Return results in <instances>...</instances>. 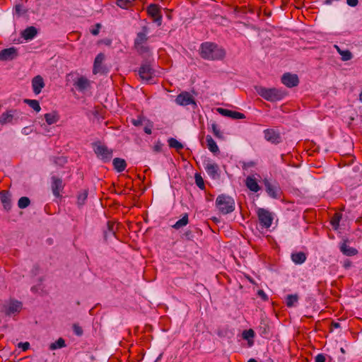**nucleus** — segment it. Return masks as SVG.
I'll use <instances>...</instances> for the list:
<instances>
[{"instance_id": "48", "label": "nucleus", "mask_w": 362, "mask_h": 362, "mask_svg": "<svg viewBox=\"0 0 362 362\" xmlns=\"http://www.w3.org/2000/svg\"><path fill=\"white\" fill-rule=\"evenodd\" d=\"M18 347L22 349V350L23 351H25L28 349H29V348H30V343L28 342V341H26V342H20L18 344Z\"/></svg>"}, {"instance_id": "29", "label": "nucleus", "mask_w": 362, "mask_h": 362, "mask_svg": "<svg viewBox=\"0 0 362 362\" xmlns=\"http://www.w3.org/2000/svg\"><path fill=\"white\" fill-rule=\"evenodd\" d=\"M291 259L298 264H303L306 260V255L303 252H298L291 255Z\"/></svg>"}, {"instance_id": "55", "label": "nucleus", "mask_w": 362, "mask_h": 362, "mask_svg": "<svg viewBox=\"0 0 362 362\" xmlns=\"http://www.w3.org/2000/svg\"><path fill=\"white\" fill-rule=\"evenodd\" d=\"M153 127V124L151 123H149L148 126H146L144 129V132L147 134H151V128Z\"/></svg>"}, {"instance_id": "31", "label": "nucleus", "mask_w": 362, "mask_h": 362, "mask_svg": "<svg viewBox=\"0 0 362 362\" xmlns=\"http://www.w3.org/2000/svg\"><path fill=\"white\" fill-rule=\"evenodd\" d=\"M259 331L261 336L264 337H267L269 333V327L267 323L264 321H261L260 325L259 326Z\"/></svg>"}, {"instance_id": "50", "label": "nucleus", "mask_w": 362, "mask_h": 362, "mask_svg": "<svg viewBox=\"0 0 362 362\" xmlns=\"http://www.w3.org/2000/svg\"><path fill=\"white\" fill-rule=\"evenodd\" d=\"M315 362H326L325 356L322 354H317L315 358Z\"/></svg>"}, {"instance_id": "24", "label": "nucleus", "mask_w": 362, "mask_h": 362, "mask_svg": "<svg viewBox=\"0 0 362 362\" xmlns=\"http://www.w3.org/2000/svg\"><path fill=\"white\" fill-rule=\"evenodd\" d=\"M114 168L118 173L124 171L127 167L126 161L120 158H115L112 160Z\"/></svg>"}, {"instance_id": "41", "label": "nucleus", "mask_w": 362, "mask_h": 362, "mask_svg": "<svg viewBox=\"0 0 362 362\" xmlns=\"http://www.w3.org/2000/svg\"><path fill=\"white\" fill-rule=\"evenodd\" d=\"M341 218V215L335 214L331 220V224L334 230H337L339 226V221Z\"/></svg>"}, {"instance_id": "35", "label": "nucleus", "mask_w": 362, "mask_h": 362, "mask_svg": "<svg viewBox=\"0 0 362 362\" xmlns=\"http://www.w3.org/2000/svg\"><path fill=\"white\" fill-rule=\"evenodd\" d=\"M66 346L65 340L62 338H59L54 343L50 344L49 349L55 350L57 349H61Z\"/></svg>"}, {"instance_id": "36", "label": "nucleus", "mask_w": 362, "mask_h": 362, "mask_svg": "<svg viewBox=\"0 0 362 362\" xmlns=\"http://www.w3.org/2000/svg\"><path fill=\"white\" fill-rule=\"evenodd\" d=\"M24 103L28 104L31 108H33L35 111L37 112H40L41 110L40 103L36 100L25 99Z\"/></svg>"}, {"instance_id": "3", "label": "nucleus", "mask_w": 362, "mask_h": 362, "mask_svg": "<svg viewBox=\"0 0 362 362\" xmlns=\"http://www.w3.org/2000/svg\"><path fill=\"white\" fill-rule=\"evenodd\" d=\"M216 205L223 214H230L235 210V200L233 198L223 194L218 196Z\"/></svg>"}, {"instance_id": "42", "label": "nucleus", "mask_w": 362, "mask_h": 362, "mask_svg": "<svg viewBox=\"0 0 362 362\" xmlns=\"http://www.w3.org/2000/svg\"><path fill=\"white\" fill-rule=\"evenodd\" d=\"M194 179L197 187L201 189H204L205 188V185L202 175L199 173H195Z\"/></svg>"}, {"instance_id": "38", "label": "nucleus", "mask_w": 362, "mask_h": 362, "mask_svg": "<svg viewBox=\"0 0 362 362\" xmlns=\"http://www.w3.org/2000/svg\"><path fill=\"white\" fill-rule=\"evenodd\" d=\"M50 160L53 162L54 164L59 165V166H64L65 163H66L67 160L64 156H59V157H51Z\"/></svg>"}, {"instance_id": "23", "label": "nucleus", "mask_w": 362, "mask_h": 362, "mask_svg": "<svg viewBox=\"0 0 362 362\" xmlns=\"http://www.w3.org/2000/svg\"><path fill=\"white\" fill-rule=\"evenodd\" d=\"M105 59V55L103 53L98 54L94 60L93 73L97 74L101 72V64Z\"/></svg>"}, {"instance_id": "52", "label": "nucleus", "mask_w": 362, "mask_h": 362, "mask_svg": "<svg viewBox=\"0 0 362 362\" xmlns=\"http://www.w3.org/2000/svg\"><path fill=\"white\" fill-rule=\"evenodd\" d=\"M183 236L187 239V240H192L193 238V234H192V232L190 231V230H187L186 232H185L183 233Z\"/></svg>"}, {"instance_id": "16", "label": "nucleus", "mask_w": 362, "mask_h": 362, "mask_svg": "<svg viewBox=\"0 0 362 362\" xmlns=\"http://www.w3.org/2000/svg\"><path fill=\"white\" fill-rule=\"evenodd\" d=\"M32 87L35 94L37 95L41 93L42 89L45 87V82L41 76L37 75L32 79Z\"/></svg>"}, {"instance_id": "11", "label": "nucleus", "mask_w": 362, "mask_h": 362, "mask_svg": "<svg viewBox=\"0 0 362 362\" xmlns=\"http://www.w3.org/2000/svg\"><path fill=\"white\" fill-rule=\"evenodd\" d=\"M18 56V49L14 47L4 49L0 52L1 61H10L16 59Z\"/></svg>"}, {"instance_id": "6", "label": "nucleus", "mask_w": 362, "mask_h": 362, "mask_svg": "<svg viewBox=\"0 0 362 362\" xmlns=\"http://www.w3.org/2000/svg\"><path fill=\"white\" fill-rule=\"evenodd\" d=\"M138 74L141 80L148 83H154L155 71L150 64L145 63L141 64L139 69Z\"/></svg>"}, {"instance_id": "30", "label": "nucleus", "mask_w": 362, "mask_h": 362, "mask_svg": "<svg viewBox=\"0 0 362 362\" xmlns=\"http://www.w3.org/2000/svg\"><path fill=\"white\" fill-rule=\"evenodd\" d=\"M206 141L207 143V146L209 150L213 153H216L219 151L218 147L216 145L215 141L212 139L210 135H207L206 137Z\"/></svg>"}, {"instance_id": "19", "label": "nucleus", "mask_w": 362, "mask_h": 362, "mask_svg": "<svg viewBox=\"0 0 362 362\" xmlns=\"http://www.w3.org/2000/svg\"><path fill=\"white\" fill-rule=\"evenodd\" d=\"M37 34V30L34 26H30L25 28L21 33V36L26 40L33 39Z\"/></svg>"}, {"instance_id": "44", "label": "nucleus", "mask_w": 362, "mask_h": 362, "mask_svg": "<svg viewBox=\"0 0 362 362\" xmlns=\"http://www.w3.org/2000/svg\"><path fill=\"white\" fill-rule=\"evenodd\" d=\"M211 129H212L213 134H214V136L216 137H217L218 139H223V134L221 132L217 124L213 123L211 124Z\"/></svg>"}, {"instance_id": "64", "label": "nucleus", "mask_w": 362, "mask_h": 362, "mask_svg": "<svg viewBox=\"0 0 362 362\" xmlns=\"http://www.w3.org/2000/svg\"><path fill=\"white\" fill-rule=\"evenodd\" d=\"M269 361L270 362H273V361H272L271 358H269Z\"/></svg>"}, {"instance_id": "10", "label": "nucleus", "mask_w": 362, "mask_h": 362, "mask_svg": "<svg viewBox=\"0 0 362 362\" xmlns=\"http://www.w3.org/2000/svg\"><path fill=\"white\" fill-rule=\"evenodd\" d=\"M52 184V191L54 197H60V192L64 189V185L63 184V181L61 178L57 177L56 176H52L51 177Z\"/></svg>"}, {"instance_id": "57", "label": "nucleus", "mask_w": 362, "mask_h": 362, "mask_svg": "<svg viewBox=\"0 0 362 362\" xmlns=\"http://www.w3.org/2000/svg\"><path fill=\"white\" fill-rule=\"evenodd\" d=\"M162 148V144L160 142H158L157 144H156L153 147V149L156 152H160Z\"/></svg>"}, {"instance_id": "40", "label": "nucleus", "mask_w": 362, "mask_h": 362, "mask_svg": "<svg viewBox=\"0 0 362 362\" xmlns=\"http://www.w3.org/2000/svg\"><path fill=\"white\" fill-rule=\"evenodd\" d=\"M255 337V332L253 329H249L247 330H245L243 332V337L244 339H246L248 341V343L250 344H253V341H252L251 342L250 341V339H252L253 337Z\"/></svg>"}, {"instance_id": "32", "label": "nucleus", "mask_w": 362, "mask_h": 362, "mask_svg": "<svg viewBox=\"0 0 362 362\" xmlns=\"http://www.w3.org/2000/svg\"><path fill=\"white\" fill-rule=\"evenodd\" d=\"M168 143L170 148H175L177 151L184 148L183 144L174 138L168 139Z\"/></svg>"}, {"instance_id": "56", "label": "nucleus", "mask_w": 362, "mask_h": 362, "mask_svg": "<svg viewBox=\"0 0 362 362\" xmlns=\"http://www.w3.org/2000/svg\"><path fill=\"white\" fill-rule=\"evenodd\" d=\"M16 13L18 15L22 13V6L21 4H17L15 6Z\"/></svg>"}, {"instance_id": "21", "label": "nucleus", "mask_w": 362, "mask_h": 362, "mask_svg": "<svg viewBox=\"0 0 362 362\" xmlns=\"http://www.w3.org/2000/svg\"><path fill=\"white\" fill-rule=\"evenodd\" d=\"M74 85L78 90L83 91L88 88L90 83L89 81L86 78L81 76L76 81H75Z\"/></svg>"}, {"instance_id": "63", "label": "nucleus", "mask_w": 362, "mask_h": 362, "mask_svg": "<svg viewBox=\"0 0 362 362\" xmlns=\"http://www.w3.org/2000/svg\"><path fill=\"white\" fill-rule=\"evenodd\" d=\"M340 351H341V352L342 354H345V352H346L344 348H341V349H340Z\"/></svg>"}, {"instance_id": "61", "label": "nucleus", "mask_w": 362, "mask_h": 362, "mask_svg": "<svg viewBox=\"0 0 362 362\" xmlns=\"http://www.w3.org/2000/svg\"><path fill=\"white\" fill-rule=\"evenodd\" d=\"M247 362H257L255 358H250Z\"/></svg>"}, {"instance_id": "58", "label": "nucleus", "mask_w": 362, "mask_h": 362, "mask_svg": "<svg viewBox=\"0 0 362 362\" xmlns=\"http://www.w3.org/2000/svg\"><path fill=\"white\" fill-rule=\"evenodd\" d=\"M332 328H339L340 327V323L337 322H332L331 324Z\"/></svg>"}, {"instance_id": "4", "label": "nucleus", "mask_w": 362, "mask_h": 362, "mask_svg": "<svg viewBox=\"0 0 362 362\" xmlns=\"http://www.w3.org/2000/svg\"><path fill=\"white\" fill-rule=\"evenodd\" d=\"M94 152L97 157L101 159L104 163L109 162L112 158V150L107 148V146L102 144L100 141L93 144Z\"/></svg>"}, {"instance_id": "8", "label": "nucleus", "mask_w": 362, "mask_h": 362, "mask_svg": "<svg viewBox=\"0 0 362 362\" xmlns=\"http://www.w3.org/2000/svg\"><path fill=\"white\" fill-rule=\"evenodd\" d=\"M264 139L274 144H280L282 138L280 132L274 129H267L264 131Z\"/></svg>"}, {"instance_id": "34", "label": "nucleus", "mask_w": 362, "mask_h": 362, "mask_svg": "<svg viewBox=\"0 0 362 362\" xmlns=\"http://www.w3.org/2000/svg\"><path fill=\"white\" fill-rule=\"evenodd\" d=\"M188 214H185L184 215V216L180 219L179 221H177L173 226V227L175 228V229H180V228L183 227V226H185L187 223H188Z\"/></svg>"}, {"instance_id": "28", "label": "nucleus", "mask_w": 362, "mask_h": 362, "mask_svg": "<svg viewBox=\"0 0 362 362\" xmlns=\"http://www.w3.org/2000/svg\"><path fill=\"white\" fill-rule=\"evenodd\" d=\"M45 119L47 124L51 125L57 123L59 119V115L55 111L45 115Z\"/></svg>"}, {"instance_id": "2", "label": "nucleus", "mask_w": 362, "mask_h": 362, "mask_svg": "<svg viewBox=\"0 0 362 362\" xmlns=\"http://www.w3.org/2000/svg\"><path fill=\"white\" fill-rule=\"evenodd\" d=\"M257 93L264 99L270 102H276L282 100L286 93L276 88H267L262 86L255 88Z\"/></svg>"}, {"instance_id": "54", "label": "nucleus", "mask_w": 362, "mask_h": 362, "mask_svg": "<svg viewBox=\"0 0 362 362\" xmlns=\"http://www.w3.org/2000/svg\"><path fill=\"white\" fill-rule=\"evenodd\" d=\"M132 124L136 126V127H139V126H141L142 124V119L141 118H139L137 119H132Z\"/></svg>"}, {"instance_id": "43", "label": "nucleus", "mask_w": 362, "mask_h": 362, "mask_svg": "<svg viewBox=\"0 0 362 362\" xmlns=\"http://www.w3.org/2000/svg\"><path fill=\"white\" fill-rule=\"evenodd\" d=\"M335 47L337 48L339 54H341V59L343 61H348L352 58V54L350 51H349V50L341 51L337 46H335Z\"/></svg>"}, {"instance_id": "39", "label": "nucleus", "mask_w": 362, "mask_h": 362, "mask_svg": "<svg viewBox=\"0 0 362 362\" xmlns=\"http://www.w3.org/2000/svg\"><path fill=\"white\" fill-rule=\"evenodd\" d=\"M30 204V200L27 197H22L18 199V206L20 209H25L28 207Z\"/></svg>"}, {"instance_id": "46", "label": "nucleus", "mask_w": 362, "mask_h": 362, "mask_svg": "<svg viewBox=\"0 0 362 362\" xmlns=\"http://www.w3.org/2000/svg\"><path fill=\"white\" fill-rule=\"evenodd\" d=\"M73 331L77 336H81L83 333L82 327L77 324L73 325Z\"/></svg>"}, {"instance_id": "14", "label": "nucleus", "mask_w": 362, "mask_h": 362, "mask_svg": "<svg viewBox=\"0 0 362 362\" xmlns=\"http://www.w3.org/2000/svg\"><path fill=\"white\" fill-rule=\"evenodd\" d=\"M175 102L180 105L196 104L193 97L188 92H182L179 94L175 99Z\"/></svg>"}, {"instance_id": "53", "label": "nucleus", "mask_w": 362, "mask_h": 362, "mask_svg": "<svg viewBox=\"0 0 362 362\" xmlns=\"http://www.w3.org/2000/svg\"><path fill=\"white\" fill-rule=\"evenodd\" d=\"M346 3L349 6L354 7L358 5V0H346Z\"/></svg>"}, {"instance_id": "25", "label": "nucleus", "mask_w": 362, "mask_h": 362, "mask_svg": "<svg viewBox=\"0 0 362 362\" xmlns=\"http://www.w3.org/2000/svg\"><path fill=\"white\" fill-rule=\"evenodd\" d=\"M245 185L252 192H257L260 189L257 182L252 177L249 176L246 178Z\"/></svg>"}, {"instance_id": "60", "label": "nucleus", "mask_w": 362, "mask_h": 362, "mask_svg": "<svg viewBox=\"0 0 362 362\" xmlns=\"http://www.w3.org/2000/svg\"><path fill=\"white\" fill-rule=\"evenodd\" d=\"M332 0H325V3L326 4H332Z\"/></svg>"}, {"instance_id": "22", "label": "nucleus", "mask_w": 362, "mask_h": 362, "mask_svg": "<svg viewBox=\"0 0 362 362\" xmlns=\"http://www.w3.org/2000/svg\"><path fill=\"white\" fill-rule=\"evenodd\" d=\"M115 223L111 221H107L106 229L103 232V236L105 241L109 238L114 237L115 235V230L114 229Z\"/></svg>"}, {"instance_id": "7", "label": "nucleus", "mask_w": 362, "mask_h": 362, "mask_svg": "<svg viewBox=\"0 0 362 362\" xmlns=\"http://www.w3.org/2000/svg\"><path fill=\"white\" fill-rule=\"evenodd\" d=\"M257 214L261 226L265 228H268L272 226L273 216L270 211L263 208H259Z\"/></svg>"}, {"instance_id": "62", "label": "nucleus", "mask_w": 362, "mask_h": 362, "mask_svg": "<svg viewBox=\"0 0 362 362\" xmlns=\"http://www.w3.org/2000/svg\"><path fill=\"white\" fill-rule=\"evenodd\" d=\"M359 100L362 102V91L361 92L359 95Z\"/></svg>"}, {"instance_id": "15", "label": "nucleus", "mask_w": 362, "mask_h": 362, "mask_svg": "<svg viewBox=\"0 0 362 362\" xmlns=\"http://www.w3.org/2000/svg\"><path fill=\"white\" fill-rule=\"evenodd\" d=\"M217 111L218 113H220L221 115L230 117L232 119H245V115L243 113L230 110L228 109L224 108H218Z\"/></svg>"}, {"instance_id": "5", "label": "nucleus", "mask_w": 362, "mask_h": 362, "mask_svg": "<svg viewBox=\"0 0 362 362\" xmlns=\"http://www.w3.org/2000/svg\"><path fill=\"white\" fill-rule=\"evenodd\" d=\"M23 304L21 301L15 299H11L8 302L3 304L1 312L6 316H11L21 312Z\"/></svg>"}, {"instance_id": "26", "label": "nucleus", "mask_w": 362, "mask_h": 362, "mask_svg": "<svg viewBox=\"0 0 362 362\" xmlns=\"http://www.w3.org/2000/svg\"><path fill=\"white\" fill-rule=\"evenodd\" d=\"M346 241H344L340 246L341 252L346 256H354L358 253L356 249L346 245Z\"/></svg>"}, {"instance_id": "37", "label": "nucleus", "mask_w": 362, "mask_h": 362, "mask_svg": "<svg viewBox=\"0 0 362 362\" xmlns=\"http://www.w3.org/2000/svg\"><path fill=\"white\" fill-rule=\"evenodd\" d=\"M88 197V190H83L77 197V203L78 206H83L85 204V202Z\"/></svg>"}, {"instance_id": "12", "label": "nucleus", "mask_w": 362, "mask_h": 362, "mask_svg": "<svg viewBox=\"0 0 362 362\" xmlns=\"http://www.w3.org/2000/svg\"><path fill=\"white\" fill-rule=\"evenodd\" d=\"M264 184L265 186V190L269 197L274 199L279 198L280 188L277 184H272L267 179L264 180Z\"/></svg>"}, {"instance_id": "1", "label": "nucleus", "mask_w": 362, "mask_h": 362, "mask_svg": "<svg viewBox=\"0 0 362 362\" xmlns=\"http://www.w3.org/2000/svg\"><path fill=\"white\" fill-rule=\"evenodd\" d=\"M199 54L201 57L204 59L214 61L223 59L226 52L216 44L206 42L201 45Z\"/></svg>"}, {"instance_id": "59", "label": "nucleus", "mask_w": 362, "mask_h": 362, "mask_svg": "<svg viewBox=\"0 0 362 362\" xmlns=\"http://www.w3.org/2000/svg\"><path fill=\"white\" fill-rule=\"evenodd\" d=\"M255 165V162L250 161V162H248L247 163H245L244 164V167L245 168H250V167H253Z\"/></svg>"}, {"instance_id": "51", "label": "nucleus", "mask_w": 362, "mask_h": 362, "mask_svg": "<svg viewBox=\"0 0 362 362\" xmlns=\"http://www.w3.org/2000/svg\"><path fill=\"white\" fill-rule=\"evenodd\" d=\"M257 295L264 301L268 300V296L263 290H259L257 291Z\"/></svg>"}, {"instance_id": "9", "label": "nucleus", "mask_w": 362, "mask_h": 362, "mask_svg": "<svg viewBox=\"0 0 362 362\" xmlns=\"http://www.w3.org/2000/svg\"><path fill=\"white\" fill-rule=\"evenodd\" d=\"M148 14L153 18V21L160 26L162 23V15L160 13V6L155 4H151L147 7Z\"/></svg>"}, {"instance_id": "18", "label": "nucleus", "mask_w": 362, "mask_h": 362, "mask_svg": "<svg viewBox=\"0 0 362 362\" xmlns=\"http://www.w3.org/2000/svg\"><path fill=\"white\" fill-rule=\"evenodd\" d=\"M148 28L147 26H143L142 30L137 33L136 37L134 40V47H138L148 40L147 33Z\"/></svg>"}, {"instance_id": "33", "label": "nucleus", "mask_w": 362, "mask_h": 362, "mask_svg": "<svg viewBox=\"0 0 362 362\" xmlns=\"http://www.w3.org/2000/svg\"><path fill=\"white\" fill-rule=\"evenodd\" d=\"M298 300V294H289L286 296V303L288 307H293Z\"/></svg>"}, {"instance_id": "13", "label": "nucleus", "mask_w": 362, "mask_h": 362, "mask_svg": "<svg viewBox=\"0 0 362 362\" xmlns=\"http://www.w3.org/2000/svg\"><path fill=\"white\" fill-rule=\"evenodd\" d=\"M281 82L287 87L293 88L298 86L299 80L296 74L286 73L281 77Z\"/></svg>"}, {"instance_id": "27", "label": "nucleus", "mask_w": 362, "mask_h": 362, "mask_svg": "<svg viewBox=\"0 0 362 362\" xmlns=\"http://www.w3.org/2000/svg\"><path fill=\"white\" fill-rule=\"evenodd\" d=\"M218 165L216 163H208L205 167L206 171L212 178L218 177Z\"/></svg>"}, {"instance_id": "20", "label": "nucleus", "mask_w": 362, "mask_h": 362, "mask_svg": "<svg viewBox=\"0 0 362 362\" xmlns=\"http://www.w3.org/2000/svg\"><path fill=\"white\" fill-rule=\"evenodd\" d=\"M1 201L4 209L9 211L11 208V196L8 192L2 191L0 193Z\"/></svg>"}, {"instance_id": "49", "label": "nucleus", "mask_w": 362, "mask_h": 362, "mask_svg": "<svg viewBox=\"0 0 362 362\" xmlns=\"http://www.w3.org/2000/svg\"><path fill=\"white\" fill-rule=\"evenodd\" d=\"M137 51L141 53V54H143V53H146L148 52V47H146V46H144L143 44L138 46V47H134Z\"/></svg>"}, {"instance_id": "47", "label": "nucleus", "mask_w": 362, "mask_h": 362, "mask_svg": "<svg viewBox=\"0 0 362 362\" xmlns=\"http://www.w3.org/2000/svg\"><path fill=\"white\" fill-rule=\"evenodd\" d=\"M101 28V24L100 23H96L95 25V27L92 29H90V33L93 35H98V33H99V31H100V29Z\"/></svg>"}, {"instance_id": "17", "label": "nucleus", "mask_w": 362, "mask_h": 362, "mask_svg": "<svg viewBox=\"0 0 362 362\" xmlns=\"http://www.w3.org/2000/svg\"><path fill=\"white\" fill-rule=\"evenodd\" d=\"M16 112V110L11 109L2 113L0 115V124L4 125L6 124L12 123Z\"/></svg>"}, {"instance_id": "45", "label": "nucleus", "mask_w": 362, "mask_h": 362, "mask_svg": "<svg viewBox=\"0 0 362 362\" xmlns=\"http://www.w3.org/2000/svg\"><path fill=\"white\" fill-rule=\"evenodd\" d=\"M116 4L119 7L127 9L131 4V0H117Z\"/></svg>"}]
</instances>
